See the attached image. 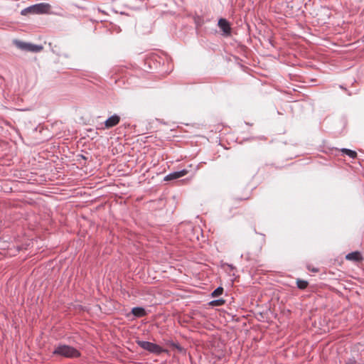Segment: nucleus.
I'll use <instances>...</instances> for the list:
<instances>
[{"label":"nucleus","instance_id":"obj_1","mask_svg":"<svg viewBox=\"0 0 364 364\" xmlns=\"http://www.w3.org/2000/svg\"><path fill=\"white\" fill-rule=\"evenodd\" d=\"M53 354L68 358H77L80 355V353L76 348L64 344L56 346L53 351Z\"/></svg>","mask_w":364,"mask_h":364},{"label":"nucleus","instance_id":"obj_2","mask_svg":"<svg viewBox=\"0 0 364 364\" xmlns=\"http://www.w3.org/2000/svg\"><path fill=\"white\" fill-rule=\"evenodd\" d=\"M136 343L139 346H140L144 350H146L149 351V353L156 354V355H160L161 353L164 352H166L167 350L164 349L160 346L151 343L149 341H136Z\"/></svg>","mask_w":364,"mask_h":364},{"label":"nucleus","instance_id":"obj_3","mask_svg":"<svg viewBox=\"0 0 364 364\" xmlns=\"http://www.w3.org/2000/svg\"><path fill=\"white\" fill-rule=\"evenodd\" d=\"M50 8V6L48 4H37L22 10L21 14L25 15L28 12L33 14H46L48 12Z\"/></svg>","mask_w":364,"mask_h":364},{"label":"nucleus","instance_id":"obj_4","mask_svg":"<svg viewBox=\"0 0 364 364\" xmlns=\"http://www.w3.org/2000/svg\"><path fill=\"white\" fill-rule=\"evenodd\" d=\"M14 43L16 46L25 51L32 52V53H38L43 50V46L39 45H35L30 43H26L20 41H15Z\"/></svg>","mask_w":364,"mask_h":364},{"label":"nucleus","instance_id":"obj_5","mask_svg":"<svg viewBox=\"0 0 364 364\" xmlns=\"http://www.w3.org/2000/svg\"><path fill=\"white\" fill-rule=\"evenodd\" d=\"M218 26L223 31V35L228 36L231 33V27L229 22L225 18H220L218 23Z\"/></svg>","mask_w":364,"mask_h":364},{"label":"nucleus","instance_id":"obj_6","mask_svg":"<svg viewBox=\"0 0 364 364\" xmlns=\"http://www.w3.org/2000/svg\"><path fill=\"white\" fill-rule=\"evenodd\" d=\"M188 173V171L186 169H183L178 171H174L169 174H168L165 178V181H171L176 178H179L186 176Z\"/></svg>","mask_w":364,"mask_h":364},{"label":"nucleus","instance_id":"obj_7","mask_svg":"<svg viewBox=\"0 0 364 364\" xmlns=\"http://www.w3.org/2000/svg\"><path fill=\"white\" fill-rule=\"evenodd\" d=\"M120 117L117 114H114L109 117L105 122L106 128H112L119 124Z\"/></svg>","mask_w":364,"mask_h":364},{"label":"nucleus","instance_id":"obj_8","mask_svg":"<svg viewBox=\"0 0 364 364\" xmlns=\"http://www.w3.org/2000/svg\"><path fill=\"white\" fill-rule=\"evenodd\" d=\"M346 259L350 261L359 262L363 257L359 252H353L346 256Z\"/></svg>","mask_w":364,"mask_h":364},{"label":"nucleus","instance_id":"obj_9","mask_svg":"<svg viewBox=\"0 0 364 364\" xmlns=\"http://www.w3.org/2000/svg\"><path fill=\"white\" fill-rule=\"evenodd\" d=\"M132 313L136 317H142L146 315L145 309L142 307L133 308Z\"/></svg>","mask_w":364,"mask_h":364},{"label":"nucleus","instance_id":"obj_10","mask_svg":"<svg viewBox=\"0 0 364 364\" xmlns=\"http://www.w3.org/2000/svg\"><path fill=\"white\" fill-rule=\"evenodd\" d=\"M341 151L352 159H355L357 156V153L355 151L348 149H343Z\"/></svg>","mask_w":364,"mask_h":364},{"label":"nucleus","instance_id":"obj_11","mask_svg":"<svg viewBox=\"0 0 364 364\" xmlns=\"http://www.w3.org/2000/svg\"><path fill=\"white\" fill-rule=\"evenodd\" d=\"M297 287L300 289H304L308 286V282L305 280L297 279L296 281Z\"/></svg>","mask_w":364,"mask_h":364},{"label":"nucleus","instance_id":"obj_12","mask_svg":"<svg viewBox=\"0 0 364 364\" xmlns=\"http://www.w3.org/2000/svg\"><path fill=\"white\" fill-rule=\"evenodd\" d=\"M223 292V289L222 287H218L216 289L213 291L212 293V296L213 297H217L220 295H221Z\"/></svg>","mask_w":364,"mask_h":364},{"label":"nucleus","instance_id":"obj_13","mask_svg":"<svg viewBox=\"0 0 364 364\" xmlns=\"http://www.w3.org/2000/svg\"><path fill=\"white\" fill-rule=\"evenodd\" d=\"M224 302L225 301L223 299H218V300H215V301H211L210 304H212L213 305L219 306V305H221V304H224Z\"/></svg>","mask_w":364,"mask_h":364},{"label":"nucleus","instance_id":"obj_14","mask_svg":"<svg viewBox=\"0 0 364 364\" xmlns=\"http://www.w3.org/2000/svg\"><path fill=\"white\" fill-rule=\"evenodd\" d=\"M346 364H357L356 361L353 359H349L347 362H346Z\"/></svg>","mask_w":364,"mask_h":364},{"label":"nucleus","instance_id":"obj_15","mask_svg":"<svg viewBox=\"0 0 364 364\" xmlns=\"http://www.w3.org/2000/svg\"><path fill=\"white\" fill-rule=\"evenodd\" d=\"M177 348H178L180 350L182 349L181 347L176 346Z\"/></svg>","mask_w":364,"mask_h":364}]
</instances>
